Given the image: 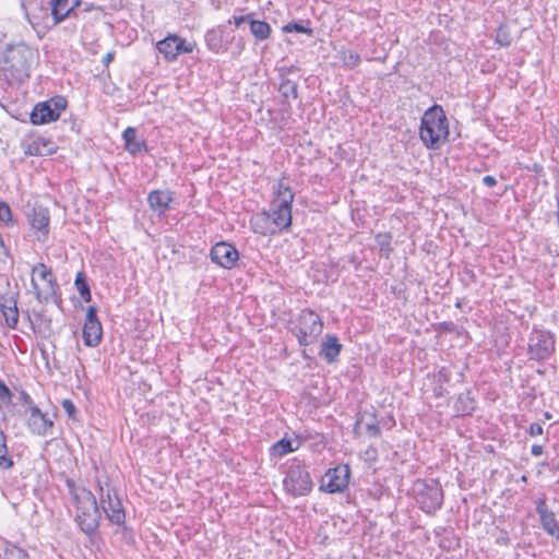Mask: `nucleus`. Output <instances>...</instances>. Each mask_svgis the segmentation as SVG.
Here are the masks:
<instances>
[{
	"instance_id": "1",
	"label": "nucleus",
	"mask_w": 559,
	"mask_h": 559,
	"mask_svg": "<svg viewBox=\"0 0 559 559\" xmlns=\"http://www.w3.org/2000/svg\"><path fill=\"white\" fill-rule=\"evenodd\" d=\"M275 198L269 211H263L251 218L253 231L263 236L280 234L292 225V189L280 180L274 187Z\"/></svg>"
},
{
	"instance_id": "2",
	"label": "nucleus",
	"mask_w": 559,
	"mask_h": 559,
	"mask_svg": "<svg viewBox=\"0 0 559 559\" xmlns=\"http://www.w3.org/2000/svg\"><path fill=\"white\" fill-rule=\"evenodd\" d=\"M66 486L75 508L74 522L80 531L92 538L98 533L102 513L93 492L84 486H79L71 478L66 479Z\"/></svg>"
},
{
	"instance_id": "3",
	"label": "nucleus",
	"mask_w": 559,
	"mask_h": 559,
	"mask_svg": "<svg viewBox=\"0 0 559 559\" xmlns=\"http://www.w3.org/2000/svg\"><path fill=\"white\" fill-rule=\"evenodd\" d=\"M34 51L24 44L9 46L0 61V69L9 84H21L29 78Z\"/></svg>"
},
{
	"instance_id": "4",
	"label": "nucleus",
	"mask_w": 559,
	"mask_h": 559,
	"mask_svg": "<svg viewBox=\"0 0 559 559\" xmlns=\"http://www.w3.org/2000/svg\"><path fill=\"white\" fill-rule=\"evenodd\" d=\"M284 474L283 488L287 495L298 498L312 491L314 484L304 460L297 456L289 460Z\"/></svg>"
},
{
	"instance_id": "5",
	"label": "nucleus",
	"mask_w": 559,
	"mask_h": 559,
	"mask_svg": "<svg viewBox=\"0 0 559 559\" xmlns=\"http://www.w3.org/2000/svg\"><path fill=\"white\" fill-rule=\"evenodd\" d=\"M413 491L418 507L427 514H435L443 504L441 484L433 478L417 479Z\"/></svg>"
},
{
	"instance_id": "6",
	"label": "nucleus",
	"mask_w": 559,
	"mask_h": 559,
	"mask_svg": "<svg viewBox=\"0 0 559 559\" xmlns=\"http://www.w3.org/2000/svg\"><path fill=\"white\" fill-rule=\"evenodd\" d=\"M556 352V335L544 328L533 325L527 340L526 354L528 360L544 362L551 358Z\"/></svg>"
},
{
	"instance_id": "7",
	"label": "nucleus",
	"mask_w": 559,
	"mask_h": 559,
	"mask_svg": "<svg viewBox=\"0 0 559 559\" xmlns=\"http://www.w3.org/2000/svg\"><path fill=\"white\" fill-rule=\"evenodd\" d=\"M322 330L323 322L320 316L309 308L300 311L294 326L290 329L297 337L298 344L302 347L313 344L321 335Z\"/></svg>"
},
{
	"instance_id": "8",
	"label": "nucleus",
	"mask_w": 559,
	"mask_h": 559,
	"mask_svg": "<svg viewBox=\"0 0 559 559\" xmlns=\"http://www.w3.org/2000/svg\"><path fill=\"white\" fill-rule=\"evenodd\" d=\"M420 140H447L449 136V120L440 105H432L421 117Z\"/></svg>"
},
{
	"instance_id": "9",
	"label": "nucleus",
	"mask_w": 559,
	"mask_h": 559,
	"mask_svg": "<svg viewBox=\"0 0 559 559\" xmlns=\"http://www.w3.org/2000/svg\"><path fill=\"white\" fill-rule=\"evenodd\" d=\"M66 108L67 99L63 96H55L38 103L31 112V122L33 124H44L56 121Z\"/></svg>"
},
{
	"instance_id": "10",
	"label": "nucleus",
	"mask_w": 559,
	"mask_h": 559,
	"mask_svg": "<svg viewBox=\"0 0 559 559\" xmlns=\"http://www.w3.org/2000/svg\"><path fill=\"white\" fill-rule=\"evenodd\" d=\"M350 478V468L347 464H341L329 468L323 477L319 489L328 493H338L347 489Z\"/></svg>"
},
{
	"instance_id": "11",
	"label": "nucleus",
	"mask_w": 559,
	"mask_h": 559,
	"mask_svg": "<svg viewBox=\"0 0 559 559\" xmlns=\"http://www.w3.org/2000/svg\"><path fill=\"white\" fill-rule=\"evenodd\" d=\"M546 493H539L534 500L535 511L538 514L540 526L549 536L559 539V521L548 506Z\"/></svg>"
},
{
	"instance_id": "12",
	"label": "nucleus",
	"mask_w": 559,
	"mask_h": 559,
	"mask_svg": "<svg viewBox=\"0 0 559 559\" xmlns=\"http://www.w3.org/2000/svg\"><path fill=\"white\" fill-rule=\"evenodd\" d=\"M211 261L223 269H233L239 260V252L235 246L226 241L215 243L210 250Z\"/></svg>"
},
{
	"instance_id": "13",
	"label": "nucleus",
	"mask_w": 559,
	"mask_h": 559,
	"mask_svg": "<svg viewBox=\"0 0 559 559\" xmlns=\"http://www.w3.org/2000/svg\"><path fill=\"white\" fill-rule=\"evenodd\" d=\"M28 430L36 436L45 437L52 433L53 420L44 414L38 406H32L26 420Z\"/></svg>"
},
{
	"instance_id": "14",
	"label": "nucleus",
	"mask_w": 559,
	"mask_h": 559,
	"mask_svg": "<svg viewBox=\"0 0 559 559\" xmlns=\"http://www.w3.org/2000/svg\"><path fill=\"white\" fill-rule=\"evenodd\" d=\"M147 203L150 209L158 216L163 217L173 207L175 202V192L166 190H152L147 194Z\"/></svg>"
},
{
	"instance_id": "15",
	"label": "nucleus",
	"mask_w": 559,
	"mask_h": 559,
	"mask_svg": "<svg viewBox=\"0 0 559 559\" xmlns=\"http://www.w3.org/2000/svg\"><path fill=\"white\" fill-rule=\"evenodd\" d=\"M31 226L35 231L36 239L38 241L45 242L48 239L49 235V211L44 206H35L33 207L32 214L29 216Z\"/></svg>"
},
{
	"instance_id": "16",
	"label": "nucleus",
	"mask_w": 559,
	"mask_h": 559,
	"mask_svg": "<svg viewBox=\"0 0 559 559\" xmlns=\"http://www.w3.org/2000/svg\"><path fill=\"white\" fill-rule=\"evenodd\" d=\"M102 509L111 524L122 526L126 534L132 532V530L126 525V512L118 496H115L114 501L104 504Z\"/></svg>"
},
{
	"instance_id": "17",
	"label": "nucleus",
	"mask_w": 559,
	"mask_h": 559,
	"mask_svg": "<svg viewBox=\"0 0 559 559\" xmlns=\"http://www.w3.org/2000/svg\"><path fill=\"white\" fill-rule=\"evenodd\" d=\"M0 311L7 325L15 329L19 322V309L14 294L0 296Z\"/></svg>"
},
{
	"instance_id": "18",
	"label": "nucleus",
	"mask_w": 559,
	"mask_h": 559,
	"mask_svg": "<svg viewBox=\"0 0 559 559\" xmlns=\"http://www.w3.org/2000/svg\"><path fill=\"white\" fill-rule=\"evenodd\" d=\"M81 0H52L51 1V15L55 25L61 23L78 8Z\"/></svg>"
},
{
	"instance_id": "19",
	"label": "nucleus",
	"mask_w": 559,
	"mask_h": 559,
	"mask_svg": "<svg viewBox=\"0 0 559 559\" xmlns=\"http://www.w3.org/2000/svg\"><path fill=\"white\" fill-rule=\"evenodd\" d=\"M343 345L340 343L337 336L326 334L321 343V350L319 355L323 357L326 362L332 364L336 361L342 352Z\"/></svg>"
},
{
	"instance_id": "20",
	"label": "nucleus",
	"mask_w": 559,
	"mask_h": 559,
	"mask_svg": "<svg viewBox=\"0 0 559 559\" xmlns=\"http://www.w3.org/2000/svg\"><path fill=\"white\" fill-rule=\"evenodd\" d=\"M32 274H37L38 277L50 285V296L52 295L58 301L60 300V286L57 282L52 270L44 263H37L32 267Z\"/></svg>"
},
{
	"instance_id": "21",
	"label": "nucleus",
	"mask_w": 559,
	"mask_h": 559,
	"mask_svg": "<svg viewBox=\"0 0 559 559\" xmlns=\"http://www.w3.org/2000/svg\"><path fill=\"white\" fill-rule=\"evenodd\" d=\"M477 405L471 390L460 393L454 402L453 408L456 416H471Z\"/></svg>"
},
{
	"instance_id": "22",
	"label": "nucleus",
	"mask_w": 559,
	"mask_h": 559,
	"mask_svg": "<svg viewBox=\"0 0 559 559\" xmlns=\"http://www.w3.org/2000/svg\"><path fill=\"white\" fill-rule=\"evenodd\" d=\"M84 345L87 347H96L102 342L103 326L102 323L84 324L82 331Z\"/></svg>"
},
{
	"instance_id": "23",
	"label": "nucleus",
	"mask_w": 559,
	"mask_h": 559,
	"mask_svg": "<svg viewBox=\"0 0 559 559\" xmlns=\"http://www.w3.org/2000/svg\"><path fill=\"white\" fill-rule=\"evenodd\" d=\"M299 445V441L294 442L293 440L282 438L281 440L276 441L271 445L270 455L274 457H282L288 453L298 450Z\"/></svg>"
},
{
	"instance_id": "24",
	"label": "nucleus",
	"mask_w": 559,
	"mask_h": 559,
	"mask_svg": "<svg viewBox=\"0 0 559 559\" xmlns=\"http://www.w3.org/2000/svg\"><path fill=\"white\" fill-rule=\"evenodd\" d=\"M282 104L290 106V99L298 98V84L289 79H283L278 86Z\"/></svg>"
},
{
	"instance_id": "25",
	"label": "nucleus",
	"mask_w": 559,
	"mask_h": 559,
	"mask_svg": "<svg viewBox=\"0 0 559 559\" xmlns=\"http://www.w3.org/2000/svg\"><path fill=\"white\" fill-rule=\"evenodd\" d=\"M368 417L369 420L366 423V433L369 436V437H372V438H379L381 437V427H380V423L379 420L377 419V416L374 413H369V414H362V415H359L356 419V424H355V430L357 429V427L362 424L365 421V418Z\"/></svg>"
},
{
	"instance_id": "26",
	"label": "nucleus",
	"mask_w": 559,
	"mask_h": 559,
	"mask_svg": "<svg viewBox=\"0 0 559 559\" xmlns=\"http://www.w3.org/2000/svg\"><path fill=\"white\" fill-rule=\"evenodd\" d=\"M31 286H32L33 293L35 295V298L37 299L38 302L48 304L51 301L59 308L61 307L62 298L60 297V300L56 301L57 299L52 295L51 296L49 295L50 294V285L49 284H46L45 289H40L35 277L32 276Z\"/></svg>"
},
{
	"instance_id": "27",
	"label": "nucleus",
	"mask_w": 559,
	"mask_h": 559,
	"mask_svg": "<svg viewBox=\"0 0 559 559\" xmlns=\"http://www.w3.org/2000/svg\"><path fill=\"white\" fill-rule=\"evenodd\" d=\"M250 32L254 36L255 40L263 41L270 38L272 28L271 25L261 20L251 19L250 20Z\"/></svg>"
},
{
	"instance_id": "28",
	"label": "nucleus",
	"mask_w": 559,
	"mask_h": 559,
	"mask_svg": "<svg viewBox=\"0 0 559 559\" xmlns=\"http://www.w3.org/2000/svg\"><path fill=\"white\" fill-rule=\"evenodd\" d=\"M34 332L47 338L52 335V320L41 312L35 313Z\"/></svg>"
},
{
	"instance_id": "29",
	"label": "nucleus",
	"mask_w": 559,
	"mask_h": 559,
	"mask_svg": "<svg viewBox=\"0 0 559 559\" xmlns=\"http://www.w3.org/2000/svg\"><path fill=\"white\" fill-rule=\"evenodd\" d=\"M178 40V35H168L164 39L159 40L156 45L157 50L165 57L168 61L175 60V45Z\"/></svg>"
},
{
	"instance_id": "30",
	"label": "nucleus",
	"mask_w": 559,
	"mask_h": 559,
	"mask_svg": "<svg viewBox=\"0 0 559 559\" xmlns=\"http://www.w3.org/2000/svg\"><path fill=\"white\" fill-rule=\"evenodd\" d=\"M14 466L13 459L9 455L7 447V438L2 430H0V469L8 471Z\"/></svg>"
},
{
	"instance_id": "31",
	"label": "nucleus",
	"mask_w": 559,
	"mask_h": 559,
	"mask_svg": "<svg viewBox=\"0 0 559 559\" xmlns=\"http://www.w3.org/2000/svg\"><path fill=\"white\" fill-rule=\"evenodd\" d=\"M309 25H310L309 20L292 21V22L285 24L282 27V31H283V33L297 32V33L307 34L308 36H312L313 29L311 27H309Z\"/></svg>"
},
{
	"instance_id": "32",
	"label": "nucleus",
	"mask_w": 559,
	"mask_h": 559,
	"mask_svg": "<svg viewBox=\"0 0 559 559\" xmlns=\"http://www.w3.org/2000/svg\"><path fill=\"white\" fill-rule=\"evenodd\" d=\"M74 285L82 297V299L86 302L91 301L92 295H91V288L87 283L86 275L84 272H79L75 276Z\"/></svg>"
},
{
	"instance_id": "33",
	"label": "nucleus",
	"mask_w": 559,
	"mask_h": 559,
	"mask_svg": "<svg viewBox=\"0 0 559 559\" xmlns=\"http://www.w3.org/2000/svg\"><path fill=\"white\" fill-rule=\"evenodd\" d=\"M374 241L379 247L381 255L389 258L392 252L391 241L392 236L390 233H379L374 236Z\"/></svg>"
},
{
	"instance_id": "34",
	"label": "nucleus",
	"mask_w": 559,
	"mask_h": 559,
	"mask_svg": "<svg viewBox=\"0 0 559 559\" xmlns=\"http://www.w3.org/2000/svg\"><path fill=\"white\" fill-rule=\"evenodd\" d=\"M205 41L210 50L219 52L223 48L222 35L215 29H211L205 34Z\"/></svg>"
},
{
	"instance_id": "35",
	"label": "nucleus",
	"mask_w": 559,
	"mask_h": 559,
	"mask_svg": "<svg viewBox=\"0 0 559 559\" xmlns=\"http://www.w3.org/2000/svg\"><path fill=\"white\" fill-rule=\"evenodd\" d=\"M513 38L507 25L501 24L496 31V43L501 47H509Z\"/></svg>"
},
{
	"instance_id": "36",
	"label": "nucleus",
	"mask_w": 559,
	"mask_h": 559,
	"mask_svg": "<svg viewBox=\"0 0 559 559\" xmlns=\"http://www.w3.org/2000/svg\"><path fill=\"white\" fill-rule=\"evenodd\" d=\"M27 552L15 545H9L4 550V559H27Z\"/></svg>"
},
{
	"instance_id": "37",
	"label": "nucleus",
	"mask_w": 559,
	"mask_h": 559,
	"mask_svg": "<svg viewBox=\"0 0 559 559\" xmlns=\"http://www.w3.org/2000/svg\"><path fill=\"white\" fill-rule=\"evenodd\" d=\"M0 222L5 226H12L14 224L11 207L4 201H0Z\"/></svg>"
},
{
	"instance_id": "38",
	"label": "nucleus",
	"mask_w": 559,
	"mask_h": 559,
	"mask_svg": "<svg viewBox=\"0 0 559 559\" xmlns=\"http://www.w3.org/2000/svg\"><path fill=\"white\" fill-rule=\"evenodd\" d=\"M97 484H98L99 491H100V497H99L100 506L103 507L104 504H107L110 501H114L115 496H117L116 490L112 488H109L108 484H106V487H107L106 490L102 486L100 481H97Z\"/></svg>"
},
{
	"instance_id": "39",
	"label": "nucleus",
	"mask_w": 559,
	"mask_h": 559,
	"mask_svg": "<svg viewBox=\"0 0 559 559\" xmlns=\"http://www.w3.org/2000/svg\"><path fill=\"white\" fill-rule=\"evenodd\" d=\"M20 148L25 156H39V142H20Z\"/></svg>"
},
{
	"instance_id": "40",
	"label": "nucleus",
	"mask_w": 559,
	"mask_h": 559,
	"mask_svg": "<svg viewBox=\"0 0 559 559\" xmlns=\"http://www.w3.org/2000/svg\"><path fill=\"white\" fill-rule=\"evenodd\" d=\"M193 48H194V45L193 44H190V43H187L183 38H181L180 36H178V40L175 45V49L174 50V53H175V59L180 55V53H190L193 51Z\"/></svg>"
},
{
	"instance_id": "41",
	"label": "nucleus",
	"mask_w": 559,
	"mask_h": 559,
	"mask_svg": "<svg viewBox=\"0 0 559 559\" xmlns=\"http://www.w3.org/2000/svg\"><path fill=\"white\" fill-rule=\"evenodd\" d=\"M124 150L132 156H136L142 152H147L148 147L146 146V142H124Z\"/></svg>"
},
{
	"instance_id": "42",
	"label": "nucleus",
	"mask_w": 559,
	"mask_h": 559,
	"mask_svg": "<svg viewBox=\"0 0 559 559\" xmlns=\"http://www.w3.org/2000/svg\"><path fill=\"white\" fill-rule=\"evenodd\" d=\"M451 376V370L443 366L433 374V381L436 384H445L450 382Z\"/></svg>"
},
{
	"instance_id": "43",
	"label": "nucleus",
	"mask_w": 559,
	"mask_h": 559,
	"mask_svg": "<svg viewBox=\"0 0 559 559\" xmlns=\"http://www.w3.org/2000/svg\"><path fill=\"white\" fill-rule=\"evenodd\" d=\"M343 60L345 66L350 69L356 68L360 63L359 55L350 50L344 53Z\"/></svg>"
},
{
	"instance_id": "44",
	"label": "nucleus",
	"mask_w": 559,
	"mask_h": 559,
	"mask_svg": "<svg viewBox=\"0 0 559 559\" xmlns=\"http://www.w3.org/2000/svg\"><path fill=\"white\" fill-rule=\"evenodd\" d=\"M39 156H49L58 151V146L56 145V142H39Z\"/></svg>"
},
{
	"instance_id": "45",
	"label": "nucleus",
	"mask_w": 559,
	"mask_h": 559,
	"mask_svg": "<svg viewBox=\"0 0 559 559\" xmlns=\"http://www.w3.org/2000/svg\"><path fill=\"white\" fill-rule=\"evenodd\" d=\"M64 412L67 413V415L69 416V418H72V419H75V415H76V407L74 405V403L69 400V399H64L61 403Z\"/></svg>"
},
{
	"instance_id": "46",
	"label": "nucleus",
	"mask_w": 559,
	"mask_h": 559,
	"mask_svg": "<svg viewBox=\"0 0 559 559\" xmlns=\"http://www.w3.org/2000/svg\"><path fill=\"white\" fill-rule=\"evenodd\" d=\"M100 323L97 317V309L95 306H90L86 310V317L84 324Z\"/></svg>"
},
{
	"instance_id": "47",
	"label": "nucleus",
	"mask_w": 559,
	"mask_h": 559,
	"mask_svg": "<svg viewBox=\"0 0 559 559\" xmlns=\"http://www.w3.org/2000/svg\"><path fill=\"white\" fill-rule=\"evenodd\" d=\"M12 392L7 386V384L0 379V400L4 403H11L12 401Z\"/></svg>"
},
{
	"instance_id": "48",
	"label": "nucleus",
	"mask_w": 559,
	"mask_h": 559,
	"mask_svg": "<svg viewBox=\"0 0 559 559\" xmlns=\"http://www.w3.org/2000/svg\"><path fill=\"white\" fill-rule=\"evenodd\" d=\"M20 401H21L24 405H26V406L28 407V411H29V412H31L32 406H36V405L34 404L33 399L31 397V395H29L26 391H24V390H22V391L20 392Z\"/></svg>"
},
{
	"instance_id": "49",
	"label": "nucleus",
	"mask_w": 559,
	"mask_h": 559,
	"mask_svg": "<svg viewBox=\"0 0 559 559\" xmlns=\"http://www.w3.org/2000/svg\"><path fill=\"white\" fill-rule=\"evenodd\" d=\"M527 433L531 437H536V436L543 435V427H542V425L538 424V423L531 424L528 429H527Z\"/></svg>"
},
{
	"instance_id": "50",
	"label": "nucleus",
	"mask_w": 559,
	"mask_h": 559,
	"mask_svg": "<svg viewBox=\"0 0 559 559\" xmlns=\"http://www.w3.org/2000/svg\"><path fill=\"white\" fill-rule=\"evenodd\" d=\"M254 16L253 13L240 16H234V23L237 27H239L242 23L248 22L250 24V20Z\"/></svg>"
},
{
	"instance_id": "51",
	"label": "nucleus",
	"mask_w": 559,
	"mask_h": 559,
	"mask_svg": "<svg viewBox=\"0 0 559 559\" xmlns=\"http://www.w3.org/2000/svg\"><path fill=\"white\" fill-rule=\"evenodd\" d=\"M136 138V129L133 127H128L122 133V140H135Z\"/></svg>"
},
{
	"instance_id": "52",
	"label": "nucleus",
	"mask_w": 559,
	"mask_h": 559,
	"mask_svg": "<svg viewBox=\"0 0 559 559\" xmlns=\"http://www.w3.org/2000/svg\"><path fill=\"white\" fill-rule=\"evenodd\" d=\"M444 384H436L433 388V395L437 399L444 397L448 394V390L443 386Z\"/></svg>"
},
{
	"instance_id": "53",
	"label": "nucleus",
	"mask_w": 559,
	"mask_h": 559,
	"mask_svg": "<svg viewBox=\"0 0 559 559\" xmlns=\"http://www.w3.org/2000/svg\"><path fill=\"white\" fill-rule=\"evenodd\" d=\"M365 455H366V459L368 461H376L377 457H378V451L374 447H369L366 451H365Z\"/></svg>"
},
{
	"instance_id": "54",
	"label": "nucleus",
	"mask_w": 559,
	"mask_h": 559,
	"mask_svg": "<svg viewBox=\"0 0 559 559\" xmlns=\"http://www.w3.org/2000/svg\"><path fill=\"white\" fill-rule=\"evenodd\" d=\"M483 183L489 188H492L497 185V179L493 176L487 175L483 178Z\"/></svg>"
},
{
	"instance_id": "55",
	"label": "nucleus",
	"mask_w": 559,
	"mask_h": 559,
	"mask_svg": "<svg viewBox=\"0 0 559 559\" xmlns=\"http://www.w3.org/2000/svg\"><path fill=\"white\" fill-rule=\"evenodd\" d=\"M531 453L534 456H539L544 453V447L542 444H533L531 448Z\"/></svg>"
},
{
	"instance_id": "56",
	"label": "nucleus",
	"mask_w": 559,
	"mask_h": 559,
	"mask_svg": "<svg viewBox=\"0 0 559 559\" xmlns=\"http://www.w3.org/2000/svg\"><path fill=\"white\" fill-rule=\"evenodd\" d=\"M442 143L443 142H424L425 146L428 150H432V151L439 150L441 147Z\"/></svg>"
},
{
	"instance_id": "57",
	"label": "nucleus",
	"mask_w": 559,
	"mask_h": 559,
	"mask_svg": "<svg viewBox=\"0 0 559 559\" xmlns=\"http://www.w3.org/2000/svg\"><path fill=\"white\" fill-rule=\"evenodd\" d=\"M114 60V52H108L103 58V63L108 66Z\"/></svg>"
},
{
	"instance_id": "58",
	"label": "nucleus",
	"mask_w": 559,
	"mask_h": 559,
	"mask_svg": "<svg viewBox=\"0 0 559 559\" xmlns=\"http://www.w3.org/2000/svg\"><path fill=\"white\" fill-rule=\"evenodd\" d=\"M527 169L535 173H539L543 170V166L539 164H534L533 167H527Z\"/></svg>"
},
{
	"instance_id": "59",
	"label": "nucleus",
	"mask_w": 559,
	"mask_h": 559,
	"mask_svg": "<svg viewBox=\"0 0 559 559\" xmlns=\"http://www.w3.org/2000/svg\"><path fill=\"white\" fill-rule=\"evenodd\" d=\"M551 417H552L551 413H549V412H545L544 413V418L545 419H550Z\"/></svg>"
},
{
	"instance_id": "60",
	"label": "nucleus",
	"mask_w": 559,
	"mask_h": 559,
	"mask_svg": "<svg viewBox=\"0 0 559 559\" xmlns=\"http://www.w3.org/2000/svg\"><path fill=\"white\" fill-rule=\"evenodd\" d=\"M520 480H521L522 483H527L528 478H527V476H526V475H522V476H521V478H520Z\"/></svg>"
},
{
	"instance_id": "61",
	"label": "nucleus",
	"mask_w": 559,
	"mask_h": 559,
	"mask_svg": "<svg viewBox=\"0 0 559 559\" xmlns=\"http://www.w3.org/2000/svg\"><path fill=\"white\" fill-rule=\"evenodd\" d=\"M539 465L543 466V467H547L548 466V462L544 461Z\"/></svg>"
},
{
	"instance_id": "62",
	"label": "nucleus",
	"mask_w": 559,
	"mask_h": 559,
	"mask_svg": "<svg viewBox=\"0 0 559 559\" xmlns=\"http://www.w3.org/2000/svg\"><path fill=\"white\" fill-rule=\"evenodd\" d=\"M508 540H509L508 538H501V542H503L506 544L508 543Z\"/></svg>"
},
{
	"instance_id": "63",
	"label": "nucleus",
	"mask_w": 559,
	"mask_h": 559,
	"mask_svg": "<svg viewBox=\"0 0 559 559\" xmlns=\"http://www.w3.org/2000/svg\"><path fill=\"white\" fill-rule=\"evenodd\" d=\"M537 373L538 374H544V371L543 370H537Z\"/></svg>"
},
{
	"instance_id": "64",
	"label": "nucleus",
	"mask_w": 559,
	"mask_h": 559,
	"mask_svg": "<svg viewBox=\"0 0 559 559\" xmlns=\"http://www.w3.org/2000/svg\"><path fill=\"white\" fill-rule=\"evenodd\" d=\"M302 356L304 357H308L307 354H306V350L302 352Z\"/></svg>"
}]
</instances>
